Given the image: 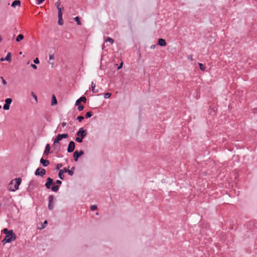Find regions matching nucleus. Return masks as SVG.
<instances>
[{
  "instance_id": "7",
  "label": "nucleus",
  "mask_w": 257,
  "mask_h": 257,
  "mask_svg": "<svg viewBox=\"0 0 257 257\" xmlns=\"http://www.w3.org/2000/svg\"><path fill=\"white\" fill-rule=\"evenodd\" d=\"M12 99L11 98H8L5 99V104L3 106V109L6 110H8L10 109V106L12 102Z\"/></svg>"
},
{
  "instance_id": "35",
  "label": "nucleus",
  "mask_w": 257,
  "mask_h": 257,
  "mask_svg": "<svg viewBox=\"0 0 257 257\" xmlns=\"http://www.w3.org/2000/svg\"><path fill=\"white\" fill-rule=\"evenodd\" d=\"M69 168V167H68V168H64L61 170L63 171V173H68Z\"/></svg>"
},
{
  "instance_id": "5",
  "label": "nucleus",
  "mask_w": 257,
  "mask_h": 257,
  "mask_svg": "<svg viewBox=\"0 0 257 257\" xmlns=\"http://www.w3.org/2000/svg\"><path fill=\"white\" fill-rule=\"evenodd\" d=\"M46 170L43 168H38L36 169L35 174L36 176H40L43 177L46 174Z\"/></svg>"
},
{
  "instance_id": "31",
  "label": "nucleus",
  "mask_w": 257,
  "mask_h": 257,
  "mask_svg": "<svg viewBox=\"0 0 257 257\" xmlns=\"http://www.w3.org/2000/svg\"><path fill=\"white\" fill-rule=\"evenodd\" d=\"M31 95L35 99L36 101L37 102V95L33 92H31Z\"/></svg>"
},
{
  "instance_id": "13",
  "label": "nucleus",
  "mask_w": 257,
  "mask_h": 257,
  "mask_svg": "<svg viewBox=\"0 0 257 257\" xmlns=\"http://www.w3.org/2000/svg\"><path fill=\"white\" fill-rule=\"evenodd\" d=\"M50 146L49 144H47L45 147V150L44 152V155H48L50 153Z\"/></svg>"
},
{
  "instance_id": "22",
  "label": "nucleus",
  "mask_w": 257,
  "mask_h": 257,
  "mask_svg": "<svg viewBox=\"0 0 257 257\" xmlns=\"http://www.w3.org/2000/svg\"><path fill=\"white\" fill-rule=\"evenodd\" d=\"M74 20L77 23V25H81V22L79 17H76L74 18Z\"/></svg>"
},
{
  "instance_id": "52",
  "label": "nucleus",
  "mask_w": 257,
  "mask_h": 257,
  "mask_svg": "<svg viewBox=\"0 0 257 257\" xmlns=\"http://www.w3.org/2000/svg\"><path fill=\"white\" fill-rule=\"evenodd\" d=\"M49 63H51V64H52V65L53 64V63H51V62H49Z\"/></svg>"
},
{
  "instance_id": "27",
  "label": "nucleus",
  "mask_w": 257,
  "mask_h": 257,
  "mask_svg": "<svg viewBox=\"0 0 257 257\" xmlns=\"http://www.w3.org/2000/svg\"><path fill=\"white\" fill-rule=\"evenodd\" d=\"M57 9L58 10V16L62 15L63 14H62V9H63V7H62V8L58 7Z\"/></svg>"
},
{
  "instance_id": "40",
  "label": "nucleus",
  "mask_w": 257,
  "mask_h": 257,
  "mask_svg": "<svg viewBox=\"0 0 257 257\" xmlns=\"http://www.w3.org/2000/svg\"><path fill=\"white\" fill-rule=\"evenodd\" d=\"M81 101L79 100V99H77L75 102V105H77V106H79L80 105H81Z\"/></svg>"
},
{
  "instance_id": "1",
  "label": "nucleus",
  "mask_w": 257,
  "mask_h": 257,
  "mask_svg": "<svg viewBox=\"0 0 257 257\" xmlns=\"http://www.w3.org/2000/svg\"><path fill=\"white\" fill-rule=\"evenodd\" d=\"M3 232L6 234L5 237L2 240L4 244L6 243H10L13 240H16L17 236L13 230H9L7 228H5L3 229Z\"/></svg>"
},
{
  "instance_id": "30",
  "label": "nucleus",
  "mask_w": 257,
  "mask_h": 257,
  "mask_svg": "<svg viewBox=\"0 0 257 257\" xmlns=\"http://www.w3.org/2000/svg\"><path fill=\"white\" fill-rule=\"evenodd\" d=\"M84 118V116H78L77 118V119L78 120L79 122H81L83 120Z\"/></svg>"
},
{
  "instance_id": "25",
  "label": "nucleus",
  "mask_w": 257,
  "mask_h": 257,
  "mask_svg": "<svg viewBox=\"0 0 257 257\" xmlns=\"http://www.w3.org/2000/svg\"><path fill=\"white\" fill-rule=\"evenodd\" d=\"M75 168L74 167H72L71 170H68V174L70 176H72L74 174L73 170H74Z\"/></svg>"
},
{
  "instance_id": "26",
  "label": "nucleus",
  "mask_w": 257,
  "mask_h": 257,
  "mask_svg": "<svg viewBox=\"0 0 257 257\" xmlns=\"http://www.w3.org/2000/svg\"><path fill=\"white\" fill-rule=\"evenodd\" d=\"M198 65L200 70H201L202 71H205L206 67L203 64L199 63Z\"/></svg>"
},
{
  "instance_id": "34",
  "label": "nucleus",
  "mask_w": 257,
  "mask_h": 257,
  "mask_svg": "<svg viewBox=\"0 0 257 257\" xmlns=\"http://www.w3.org/2000/svg\"><path fill=\"white\" fill-rule=\"evenodd\" d=\"M63 166L62 164L59 163L56 166V170H59L60 168H61Z\"/></svg>"
},
{
  "instance_id": "36",
  "label": "nucleus",
  "mask_w": 257,
  "mask_h": 257,
  "mask_svg": "<svg viewBox=\"0 0 257 257\" xmlns=\"http://www.w3.org/2000/svg\"><path fill=\"white\" fill-rule=\"evenodd\" d=\"M77 109L80 111H82L84 109V106L82 104L78 106Z\"/></svg>"
},
{
  "instance_id": "46",
  "label": "nucleus",
  "mask_w": 257,
  "mask_h": 257,
  "mask_svg": "<svg viewBox=\"0 0 257 257\" xmlns=\"http://www.w3.org/2000/svg\"><path fill=\"white\" fill-rule=\"evenodd\" d=\"M188 59L192 61L193 60V58H192V55H189L188 56Z\"/></svg>"
},
{
  "instance_id": "23",
  "label": "nucleus",
  "mask_w": 257,
  "mask_h": 257,
  "mask_svg": "<svg viewBox=\"0 0 257 257\" xmlns=\"http://www.w3.org/2000/svg\"><path fill=\"white\" fill-rule=\"evenodd\" d=\"M78 99L81 102H83L84 103H86L87 101V99L85 96H81Z\"/></svg>"
},
{
  "instance_id": "21",
  "label": "nucleus",
  "mask_w": 257,
  "mask_h": 257,
  "mask_svg": "<svg viewBox=\"0 0 257 257\" xmlns=\"http://www.w3.org/2000/svg\"><path fill=\"white\" fill-rule=\"evenodd\" d=\"M58 176L60 179H61V180L64 179V176L63 175V173L62 170H59V172L58 173Z\"/></svg>"
},
{
  "instance_id": "29",
  "label": "nucleus",
  "mask_w": 257,
  "mask_h": 257,
  "mask_svg": "<svg viewBox=\"0 0 257 257\" xmlns=\"http://www.w3.org/2000/svg\"><path fill=\"white\" fill-rule=\"evenodd\" d=\"M110 96H111V93H106L104 94V97L105 98H108L110 97Z\"/></svg>"
},
{
  "instance_id": "39",
  "label": "nucleus",
  "mask_w": 257,
  "mask_h": 257,
  "mask_svg": "<svg viewBox=\"0 0 257 257\" xmlns=\"http://www.w3.org/2000/svg\"><path fill=\"white\" fill-rule=\"evenodd\" d=\"M60 4H61V2H60V1H58L56 3H55V5L57 7V8L58 7H60Z\"/></svg>"
},
{
  "instance_id": "19",
  "label": "nucleus",
  "mask_w": 257,
  "mask_h": 257,
  "mask_svg": "<svg viewBox=\"0 0 257 257\" xmlns=\"http://www.w3.org/2000/svg\"><path fill=\"white\" fill-rule=\"evenodd\" d=\"M24 39V36L22 34H19L16 38V41L17 42H20Z\"/></svg>"
},
{
  "instance_id": "14",
  "label": "nucleus",
  "mask_w": 257,
  "mask_h": 257,
  "mask_svg": "<svg viewBox=\"0 0 257 257\" xmlns=\"http://www.w3.org/2000/svg\"><path fill=\"white\" fill-rule=\"evenodd\" d=\"M21 6V1L19 0H15L13 2L11 6L15 8L16 6L20 7Z\"/></svg>"
},
{
  "instance_id": "18",
  "label": "nucleus",
  "mask_w": 257,
  "mask_h": 257,
  "mask_svg": "<svg viewBox=\"0 0 257 257\" xmlns=\"http://www.w3.org/2000/svg\"><path fill=\"white\" fill-rule=\"evenodd\" d=\"M58 23L59 25H62L63 24V21L62 19V15L58 16Z\"/></svg>"
},
{
  "instance_id": "37",
  "label": "nucleus",
  "mask_w": 257,
  "mask_h": 257,
  "mask_svg": "<svg viewBox=\"0 0 257 257\" xmlns=\"http://www.w3.org/2000/svg\"><path fill=\"white\" fill-rule=\"evenodd\" d=\"M55 184H57L56 185H58L59 186V185L62 184V181L59 180H56Z\"/></svg>"
},
{
  "instance_id": "45",
  "label": "nucleus",
  "mask_w": 257,
  "mask_h": 257,
  "mask_svg": "<svg viewBox=\"0 0 257 257\" xmlns=\"http://www.w3.org/2000/svg\"><path fill=\"white\" fill-rule=\"evenodd\" d=\"M122 64H123V63H122V62H121V63L120 64L119 66H118L117 67V69H118V70L120 69L122 67Z\"/></svg>"
},
{
  "instance_id": "43",
  "label": "nucleus",
  "mask_w": 257,
  "mask_h": 257,
  "mask_svg": "<svg viewBox=\"0 0 257 257\" xmlns=\"http://www.w3.org/2000/svg\"><path fill=\"white\" fill-rule=\"evenodd\" d=\"M31 66L34 69H37V66L35 65V64H32Z\"/></svg>"
},
{
  "instance_id": "33",
  "label": "nucleus",
  "mask_w": 257,
  "mask_h": 257,
  "mask_svg": "<svg viewBox=\"0 0 257 257\" xmlns=\"http://www.w3.org/2000/svg\"><path fill=\"white\" fill-rule=\"evenodd\" d=\"M47 223H48L47 221V220H45V221L44 222L43 224H42V225H41V227L40 229H43V228H44L45 227V225H46V224H47Z\"/></svg>"
},
{
  "instance_id": "11",
  "label": "nucleus",
  "mask_w": 257,
  "mask_h": 257,
  "mask_svg": "<svg viewBox=\"0 0 257 257\" xmlns=\"http://www.w3.org/2000/svg\"><path fill=\"white\" fill-rule=\"evenodd\" d=\"M40 163L43 165V166L45 167L49 165L50 162L47 160H45L43 158H41L40 160Z\"/></svg>"
},
{
  "instance_id": "20",
  "label": "nucleus",
  "mask_w": 257,
  "mask_h": 257,
  "mask_svg": "<svg viewBox=\"0 0 257 257\" xmlns=\"http://www.w3.org/2000/svg\"><path fill=\"white\" fill-rule=\"evenodd\" d=\"M105 41L106 42H109L110 43H111V44H112L113 43H114V40L110 38V37H106L105 39Z\"/></svg>"
},
{
  "instance_id": "3",
  "label": "nucleus",
  "mask_w": 257,
  "mask_h": 257,
  "mask_svg": "<svg viewBox=\"0 0 257 257\" xmlns=\"http://www.w3.org/2000/svg\"><path fill=\"white\" fill-rule=\"evenodd\" d=\"M54 184L55 183L53 182V179L50 177H48L47 179V181L45 184V186L47 189H51L52 191L56 192L59 190V186L58 185H53L52 187H51V186L52 185H54Z\"/></svg>"
},
{
  "instance_id": "51",
  "label": "nucleus",
  "mask_w": 257,
  "mask_h": 257,
  "mask_svg": "<svg viewBox=\"0 0 257 257\" xmlns=\"http://www.w3.org/2000/svg\"><path fill=\"white\" fill-rule=\"evenodd\" d=\"M2 41V37L0 36V42H1Z\"/></svg>"
},
{
  "instance_id": "16",
  "label": "nucleus",
  "mask_w": 257,
  "mask_h": 257,
  "mask_svg": "<svg viewBox=\"0 0 257 257\" xmlns=\"http://www.w3.org/2000/svg\"><path fill=\"white\" fill-rule=\"evenodd\" d=\"M94 87H95V84L93 82H92V83H91L92 91L93 92V93H96V92H98V90L94 89Z\"/></svg>"
},
{
  "instance_id": "38",
  "label": "nucleus",
  "mask_w": 257,
  "mask_h": 257,
  "mask_svg": "<svg viewBox=\"0 0 257 257\" xmlns=\"http://www.w3.org/2000/svg\"><path fill=\"white\" fill-rule=\"evenodd\" d=\"M34 63L35 64H39V60L38 58H36L34 60Z\"/></svg>"
},
{
  "instance_id": "49",
  "label": "nucleus",
  "mask_w": 257,
  "mask_h": 257,
  "mask_svg": "<svg viewBox=\"0 0 257 257\" xmlns=\"http://www.w3.org/2000/svg\"><path fill=\"white\" fill-rule=\"evenodd\" d=\"M61 124H62V125L63 126H66V122H63L61 123Z\"/></svg>"
},
{
  "instance_id": "53",
  "label": "nucleus",
  "mask_w": 257,
  "mask_h": 257,
  "mask_svg": "<svg viewBox=\"0 0 257 257\" xmlns=\"http://www.w3.org/2000/svg\"><path fill=\"white\" fill-rule=\"evenodd\" d=\"M2 108V106L0 105V108Z\"/></svg>"
},
{
  "instance_id": "17",
  "label": "nucleus",
  "mask_w": 257,
  "mask_h": 257,
  "mask_svg": "<svg viewBox=\"0 0 257 257\" xmlns=\"http://www.w3.org/2000/svg\"><path fill=\"white\" fill-rule=\"evenodd\" d=\"M12 57V54L10 52H9L6 57L5 58V60L7 61H11Z\"/></svg>"
},
{
  "instance_id": "47",
  "label": "nucleus",
  "mask_w": 257,
  "mask_h": 257,
  "mask_svg": "<svg viewBox=\"0 0 257 257\" xmlns=\"http://www.w3.org/2000/svg\"><path fill=\"white\" fill-rule=\"evenodd\" d=\"M32 185V181H31L30 182V184H29V188H31ZM32 188L33 189V187H32Z\"/></svg>"
},
{
  "instance_id": "44",
  "label": "nucleus",
  "mask_w": 257,
  "mask_h": 257,
  "mask_svg": "<svg viewBox=\"0 0 257 257\" xmlns=\"http://www.w3.org/2000/svg\"><path fill=\"white\" fill-rule=\"evenodd\" d=\"M45 0H37V4L39 5L41 4Z\"/></svg>"
},
{
  "instance_id": "12",
  "label": "nucleus",
  "mask_w": 257,
  "mask_h": 257,
  "mask_svg": "<svg viewBox=\"0 0 257 257\" xmlns=\"http://www.w3.org/2000/svg\"><path fill=\"white\" fill-rule=\"evenodd\" d=\"M157 45H160L161 46H166L167 43L166 42V41L164 39L160 38L158 40Z\"/></svg>"
},
{
  "instance_id": "10",
  "label": "nucleus",
  "mask_w": 257,
  "mask_h": 257,
  "mask_svg": "<svg viewBox=\"0 0 257 257\" xmlns=\"http://www.w3.org/2000/svg\"><path fill=\"white\" fill-rule=\"evenodd\" d=\"M75 144L73 141H70L68 144L67 148V152L68 153H72L75 149Z\"/></svg>"
},
{
  "instance_id": "28",
  "label": "nucleus",
  "mask_w": 257,
  "mask_h": 257,
  "mask_svg": "<svg viewBox=\"0 0 257 257\" xmlns=\"http://www.w3.org/2000/svg\"><path fill=\"white\" fill-rule=\"evenodd\" d=\"M82 140H83V138H81V137H77L75 139V141L78 142V143H82Z\"/></svg>"
},
{
  "instance_id": "32",
  "label": "nucleus",
  "mask_w": 257,
  "mask_h": 257,
  "mask_svg": "<svg viewBox=\"0 0 257 257\" xmlns=\"http://www.w3.org/2000/svg\"><path fill=\"white\" fill-rule=\"evenodd\" d=\"M97 208V207L95 205H91L90 206V209L92 211H94V210H96Z\"/></svg>"
},
{
  "instance_id": "4",
  "label": "nucleus",
  "mask_w": 257,
  "mask_h": 257,
  "mask_svg": "<svg viewBox=\"0 0 257 257\" xmlns=\"http://www.w3.org/2000/svg\"><path fill=\"white\" fill-rule=\"evenodd\" d=\"M68 138V134H58L54 141L53 146H54L56 144H59V142L63 139H67Z\"/></svg>"
},
{
  "instance_id": "8",
  "label": "nucleus",
  "mask_w": 257,
  "mask_h": 257,
  "mask_svg": "<svg viewBox=\"0 0 257 257\" xmlns=\"http://www.w3.org/2000/svg\"><path fill=\"white\" fill-rule=\"evenodd\" d=\"M87 135V130H84L83 127H81L79 128V131L77 133V135L81 137L82 138H84V137Z\"/></svg>"
},
{
  "instance_id": "6",
  "label": "nucleus",
  "mask_w": 257,
  "mask_h": 257,
  "mask_svg": "<svg viewBox=\"0 0 257 257\" xmlns=\"http://www.w3.org/2000/svg\"><path fill=\"white\" fill-rule=\"evenodd\" d=\"M84 154V152L82 150L80 151H75L73 153V158L75 162L78 161V159L79 157L82 156Z\"/></svg>"
},
{
  "instance_id": "48",
  "label": "nucleus",
  "mask_w": 257,
  "mask_h": 257,
  "mask_svg": "<svg viewBox=\"0 0 257 257\" xmlns=\"http://www.w3.org/2000/svg\"><path fill=\"white\" fill-rule=\"evenodd\" d=\"M156 45H152L151 46L150 48L151 49H154L156 47Z\"/></svg>"
},
{
  "instance_id": "50",
  "label": "nucleus",
  "mask_w": 257,
  "mask_h": 257,
  "mask_svg": "<svg viewBox=\"0 0 257 257\" xmlns=\"http://www.w3.org/2000/svg\"><path fill=\"white\" fill-rule=\"evenodd\" d=\"M0 61L2 62L4 61H6V60H5V58H1L0 59Z\"/></svg>"
},
{
  "instance_id": "42",
  "label": "nucleus",
  "mask_w": 257,
  "mask_h": 257,
  "mask_svg": "<svg viewBox=\"0 0 257 257\" xmlns=\"http://www.w3.org/2000/svg\"><path fill=\"white\" fill-rule=\"evenodd\" d=\"M54 56L53 54L49 55V60H54Z\"/></svg>"
},
{
  "instance_id": "24",
  "label": "nucleus",
  "mask_w": 257,
  "mask_h": 257,
  "mask_svg": "<svg viewBox=\"0 0 257 257\" xmlns=\"http://www.w3.org/2000/svg\"><path fill=\"white\" fill-rule=\"evenodd\" d=\"M92 116V112L91 111H88L87 112H86V113L85 114V117L86 118H89V117H90Z\"/></svg>"
},
{
  "instance_id": "41",
  "label": "nucleus",
  "mask_w": 257,
  "mask_h": 257,
  "mask_svg": "<svg viewBox=\"0 0 257 257\" xmlns=\"http://www.w3.org/2000/svg\"><path fill=\"white\" fill-rule=\"evenodd\" d=\"M1 78L2 79V82L3 84L6 85L7 84V81L4 79L3 77H1Z\"/></svg>"
},
{
  "instance_id": "2",
  "label": "nucleus",
  "mask_w": 257,
  "mask_h": 257,
  "mask_svg": "<svg viewBox=\"0 0 257 257\" xmlns=\"http://www.w3.org/2000/svg\"><path fill=\"white\" fill-rule=\"evenodd\" d=\"M22 182L20 178H16L11 181L8 185V189L11 191H15L19 189V187Z\"/></svg>"
},
{
  "instance_id": "9",
  "label": "nucleus",
  "mask_w": 257,
  "mask_h": 257,
  "mask_svg": "<svg viewBox=\"0 0 257 257\" xmlns=\"http://www.w3.org/2000/svg\"><path fill=\"white\" fill-rule=\"evenodd\" d=\"M54 198V197L52 195H50L48 198L49 203L48 207L49 209L50 210H52L54 208V205L53 204Z\"/></svg>"
},
{
  "instance_id": "15",
  "label": "nucleus",
  "mask_w": 257,
  "mask_h": 257,
  "mask_svg": "<svg viewBox=\"0 0 257 257\" xmlns=\"http://www.w3.org/2000/svg\"><path fill=\"white\" fill-rule=\"evenodd\" d=\"M57 104V99L54 95H52V99H51V105L52 106L55 105Z\"/></svg>"
}]
</instances>
